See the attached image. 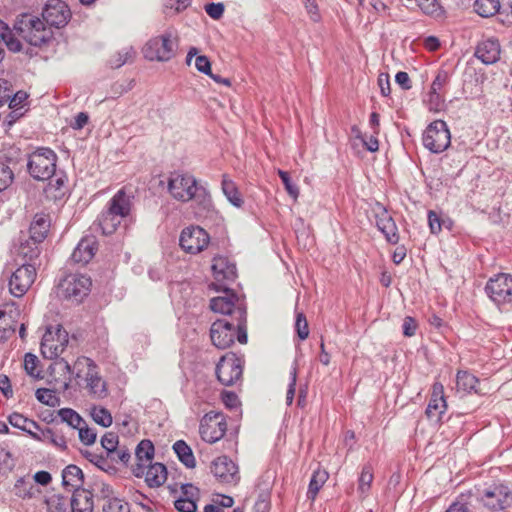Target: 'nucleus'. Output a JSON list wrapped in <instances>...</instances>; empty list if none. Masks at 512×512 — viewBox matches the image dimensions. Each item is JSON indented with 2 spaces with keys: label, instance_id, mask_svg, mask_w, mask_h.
I'll use <instances>...</instances> for the list:
<instances>
[{
  "label": "nucleus",
  "instance_id": "nucleus-39",
  "mask_svg": "<svg viewBox=\"0 0 512 512\" xmlns=\"http://www.w3.org/2000/svg\"><path fill=\"white\" fill-rule=\"evenodd\" d=\"M474 8L480 16L490 17L498 12L500 3L499 0H476Z\"/></svg>",
  "mask_w": 512,
  "mask_h": 512
},
{
  "label": "nucleus",
  "instance_id": "nucleus-31",
  "mask_svg": "<svg viewBox=\"0 0 512 512\" xmlns=\"http://www.w3.org/2000/svg\"><path fill=\"white\" fill-rule=\"evenodd\" d=\"M85 381L89 393L97 398H104L107 396V389L105 381L98 375V371L95 370L89 374Z\"/></svg>",
  "mask_w": 512,
  "mask_h": 512
},
{
  "label": "nucleus",
  "instance_id": "nucleus-8",
  "mask_svg": "<svg viewBox=\"0 0 512 512\" xmlns=\"http://www.w3.org/2000/svg\"><path fill=\"white\" fill-rule=\"evenodd\" d=\"M227 423L221 412L210 411L200 421L199 433L207 443L219 441L226 433Z\"/></svg>",
  "mask_w": 512,
  "mask_h": 512
},
{
  "label": "nucleus",
  "instance_id": "nucleus-48",
  "mask_svg": "<svg viewBox=\"0 0 512 512\" xmlns=\"http://www.w3.org/2000/svg\"><path fill=\"white\" fill-rule=\"evenodd\" d=\"M135 54L133 48H124L110 60L111 67L120 68Z\"/></svg>",
  "mask_w": 512,
  "mask_h": 512
},
{
  "label": "nucleus",
  "instance_id": "nucleus-20",
  "mask_svg": "<svg viewBox=\"0 0 512 512\" xmlns=\"http://www.w3.org/2000/svg\"><path fill=\"white\" fill-rule=\"evenodd\" d=\"M446 409L447 404L444 397V387L441 383L436 382L433 384L432 395L425 413L431 421L438 423L441 421L442 415L445 413Z\"/></svg>",
  "mask_w": 512,
  "mask_h": 512
},
{
  "label": "nucleus",
  "instance_id": "nucleus-14",
  "mask_svg": "<svg viewBox=\"0 0 512 512\" xmlns=\"http://www.w3.org/2000/svg\"><path fill=\"white\" fill-rule=\"evenodd\" d=\"M36 263H22L9 279V291L15 297L23 296L36 278Z\"/></svg>",
  "mask_w": 512,
  "mask_h": 512
},
{
  "label": "nucleus",
  "instance_id": "nucleus-15",
  "mask_svg": "<svg viewBox=\"0 0 512 512\" xmlns=\"http://www.w3.org/2000/svg\"><path fill=\"white\" fill-rule=\"evenodd\" d=\"M209 240V235L203 228L189 226L182 230L179 244L185 252L197 254L207 247Z\"/></svg>",
  "mask_w": 512,
  "mask_h": 512
},
{
  "label": "nucleus",
  "instance_id": "nucleus-49",
  "mask_svg": "<svg viewBox=\"0 0 512 512\" xmlns=\"http://www.w3.org/2000/svg\"><path fill=\"white\" fill-rule=\"evenodd\" d=\"M374 211L376 217V225L378 229H381V227H384V225H387L394 221L392 216L386 210V208L380 203L376 204V208L374 209Z\"/></svg>",
  "mask_w": 512,
  "mask_h": 512
},
{
  "label": "nucleus",
  "instance_id": "nucleus-47",
  "mask_svg": "<svg viewBox=\"0 0 512 512\" xmlns=\"http://www.w3.org/2000/svg\"><path fill=\"white\" fill-rule=\"evenodd\" d=\"M78 436L80 441L87 446L95 443L97 433L93 428H90L86 422L78 429Z\"/></svg>",
  "mask_w": 512,
  "mask_h": 512
},
{
  "label": "nucleus",
  "instance_id": "nucleus-38",
  "mask_svg": "<svg viewBox=\"0 0 512 512\" xmlns=\"http://www.w3.org/2000/svg\"><path fill=\"white\" fill-rule=\"evenodd\" d=\"M58 416L62 422L67 423L70 427L77 430L85 423V420L71 408L60 409L58 411Z\"/></svg>",
  "mask_w": 512,
  "mask_h": 512
},
{
  "label": "nucleus",
  "instance_id": "nucleus-26",
  "mask_svg": "<svg viewBox=\"0 0 512 512\" xmlns=\"http://www.w3.org/2000/svg\"><path fill=\"white\" fill-rule=\"evenodd\" d=\"M145 481L149 487H159L167 479V469L162 463L148 464L144 471Z\"/></svg>",
  "mask_w": 512,
  "mask_h": 512
},
{
  "label": "nucleus",
  "instance_id": "nucleus-58",
  "mask_svg": "<svg viewBox=\"0 0 512 512\" xmlns=\"http://www.w3.org/2000/svg\"><path fill=\"white\" fill-rule=\"evenodd\" d=\"M49 180H50V182L48 184L49 188L50 189L53 188L56 191H60L64 187V185L67 181V177L64 172H62V171L57 172L55 170V174Z\"/></svg>",
  "mask_w": 512,
  "mask_h": 512
},
{
  "label": "nucleus",
  "instance_id": "nucleus-2",
  "mask_svg": "<svg viewBox=\"0 0 512 512\" xmlns=\"http://www.w3.org/2000/svg\"><path fill=\"white\" fill-rule=\"evenodd\" d=\"M216 291H223V296L210 300V308L216 313L229 316V320L236 322L238 326V342L246 344L247 337V311L244 300L240 299L233 290L226 285L214 287Z\"/></svg>",
  "mask_w": 512,
  "mask_h": 512
},
{
  "label": "nucleus",
  "instance_id": "nucleus-57",
  "mask_svg": "<svg viewBox=\"0 0 512 512\" xmlns=\"http://www.w3.org/2000/svg\"><path fill=\"white\" fill-rule=\"evenodd\" d=\"M175 508L179 512H195L197 509V505L195 500L188 498H178L175 501Z\"/></svg>",
  "mask_w": 512,
  "mask_h": 512
},
{
  "label": "nucleus",
  "instance_id": "nucleus-50",
  "mask_svg": "<svg viewBox=\"0 0 512 512\" xmlns=\"http://www.w3.org/2000/svg\"><path fill=\"white\" fill-rule=\"evenodd\" d=\"M295 330L301 340H305L309 335L307 319L302 312L296 314Z\"/></svg>",
  "mask_w": 512,
  "mask_h": 512
},
{
  "label": "nucleus",
  "instance_id": "nucleus-45",
  "mask_svg": "<svg viewBox=\"0 0 512 512\" xmlns=\"http://www.w3.org/2000/svg\"><path fill=\"white\" fill-rule=\"evenodd\" d=\"M103 512H130V507L119 498H111L103 505Z\"/></svg>",
  "mask_w": 512,
  "mask_h": 512
},
{
  "label": "nucleus",
  "instance_id": "nucleus-4",
  "mask_svg": "<svg viewBox=\"0 0 512 512\" xmlns=\"http://www.w3.org/2000/svg\"><path fill=\"white\" fill-rule=\"evenodd\" d=\"M14 30L22 39L33 46H41L53 36L51 27L44 20L32 14L20 15L14 24Z\"/></svg>",
  "mask_w": 512,
  "mask_h": 512
},
{
  "label": "nucleus",
  "instance_id": "nucleus-25",
  "mask_svg": "<svg viewBox=\"0 0 512 512\" xmlns=\"http://www.w3.org/2000/svg\"><path fill=\"white\" fill-rule=\"evenodd\" d=\"M50 227V217L45 213H37L34 216L29 228V237L36 241H41L46 238Z\"/></svg>",
  "mask_w": 512,
  "mask_h": 512
},
{
  "label": "nucleus",
  "instance_id": "nucleus-64",
  "mask_svg": "<svg viewBox=\"0 0 512 512\" xmlns=\"http://www.w3.org/2000/svg\"><path fill=\"white\" fill-rule=\"evenodd\" d=\"M222 401L225 404V406L229 409L237 408L239 405V399L234 392H223Z\"/></svg>",
  "mask_w": 512,
  "mask_h": 512
},
{
  "label": "nucleus",
  "instance_id": "nucleus-27",
  "mask_svg": "<svg viewBox=\"0 0 512 512\" xmlns=\"http://www.w3.org/2000/svg\"><path fill=\"white\" fill-rule=\"evenodd\" d=\"M95 241L82 239L74 249L71 259L75 263L87 264L95 255Z\"/></svg>",
  "mask_w": 512,
  "mask_h": 512
},
{
  "label": "nucleus",
  "instance_id": "nucleus-56",
  "mask_svg": "<svg viewBox=\"0 0 512 512\" xmlns=\"http://www.w3.org/2000/svg\"><path fill=\"white\" fill-rule=\"evenodd\" d=\"M225 6L223 3H208L205 5V12L214 20L220 19L224 14Z\"/></svg>",
  "mask_w": 512,
  "mask_h": 512
},
{
  "label": "nucleus",
  "instance_id": "nucleus-36",
  "mask_svg": "<svg viewBox=\"0 0 512 512\" xmlns=\"http://www.w3.org/2000/svg\"><path fill=\"white\" fill-rule=\"evenodd\" d=\"M327 479L328 473L325 470L314 471L308 487V498L314 500L323 484L327 481Z\"/></svg>",
  "mask_w": 512,
  "mask_h": 512
},
{
  "label": "nucleus",
  "instance_id": "nucleus-61",
  "mask_svg": "<svg viewBox=\"0 0 512 512\" xmlns=\"http://www.w3.org/2000/svg\"><path fill=\"white\" fill-rule=\"evenodd\" d=\"M403 334L406 337H412L415 335L417 330V322L413 317L406 316L403 321Z\"/></svg>",
  "mask_w": 512,
  "mask_h": 512
},
{
  "label": "nucleus",
  "instance_id": "nucleus-21",
  "mask_svg": "<svg viewBox=\"0 0 512 512\" xmlns=\"http://www.w3.org/2000/svg\"><path fill=\"white\" fill-rule=\"evenodd\" d=\"M154 445L148 440H142L136 447L135 455L137 459V464L133 467V474L141 478L144 476V471L147 468V465L151 463L154 457Z\"/></svg>",
  "mask_w": 512,
  "mask_h": 512
},
{
  "label": "nucleus",
  "instance_id": "nucleus-63",
  "mask_svg": "<svg viewBox=\"0 0 512 512\" xmlns=\"http://www.w3.org/2000/svg\"><path fill=\"white\" fill-rule=\"evenodd\" d=\"M27 97H28V95H27L26 92L18 91L13 96L11 95L10 99L8 100L9 101V107L10 108L22 107V109H23L24 108V102L27 100Z\"/></svg>",
  "mask_w": 512,
  "mask_h": 512
},
{
  "label": "nucleus",
  "instance_id": "nucleus-22",
  "mask_svg": "<svg viewBox=\"0 0 512 512\" xmlns=\"http://www.w3.org/2000/svg\"><path fill=\"white\" fill-rule=\"evenodd\" d=\"M501 47L496 38L481 41L475 51V56L484 64H494L500 58Z\"/></svg>",
  "mask_w": 512,
  "mask_h": 512
},
{
  "label": "nucleus",
  "instance_id": "nucleus-41",
  "mask_svg": "<svg viewBox=\"0 0 512 512\" xmlns=\"http://www.w3.org/2000/svg\"><path fill=\"white\" fill-rule=\"evenodd\" d=\"M424 103L432 112H439L444 107V97L439 92L429 91L427 97L424 99Z\"/></svg>",
  "mask_w": 512,
  "mask_h": 512
},
{
  "label": "nucleus",
  "instance_id": "nucleus-29",
  "mask_svg": "<svg viewBox=\"0 0 512 512\" xmlns=\"http://www.w3.org/2000/svg\"><path fill=\"white\" fill-rule=\"evenodd\" d=\"M374 479L373 468L370 464H366L362 467L361 473L358 478L357 492L361 499L368 497L371 489V485Z\"/></svg>",
  "mask_w": 512,
  "mask_h": 512
},
{
  "label": "nucleus",
  "instance_id": "nucleus-34",
  "mask_svg": "<svg viewBox=\"0 0 512 512\" xmlns=\"http://www.w3.org/2000/svg\"><path fill=\"white\" fill-rule=\"evenodd\" d=\"M222 191L228 201L234 205L235 207H241L243 204V199L235 185V183L228 179L225 175L222 179Z\"/></svg>",
  "mask_w": 512,
  "mask_h": 512
},
{
  "label": "nucleus",
  "instance_id": "nucleus-53",
  "mask_svg": "<svg viewBox=\"0 0 512 512\" xmlns=\"http://www.w3.org/2000/svg\"><path fill=\"white\" fill-rule=\"evenodd\" d=\"M383 235L385 236L386 240L391 244H396L399 241V235H398V229L394 221L391 223L384 225V227H381L379 229Z\"/></svg>",
  "mask_w": 512,
  "mask_h": 512
},
{
  "label": "nucleus",
  "instance_id": "nucleus-18",
  "mask_svg": "<svg viewBox=\"0 0 512 512\" xmlns=\"http://www.w3.org/2000/svg\"><path fill=\"white\" fill-rule=\"evenodd\" d=\"M211 472L222 483L236 484L240 480L238 466L227 456L216 458L212 462Z\"/></svg>",
  "mask_w": 512,
  "mask_h": 512
},
{
  "label": "nucleus",
  "instance_id": "nucleus-43",
  "mask_svg": "<svg viewBox=\"0 0 512 512\" xmlns=\"http://www.w3.org/2000/svg\"><path fill=\"white\" fill-rule=\"evenodd\" d=\"M35 396L39 402L48 406H55L58 402L55 392L51 389L39 388L36 390Z\"/></svg>",
  "mask_w": 512,
  "mask_h": 512
},
{
  "label": "nucleus",
  "instance_id": "nucleus-55",
  "mask_svg": "<svg viewBox=\"0 0 512 512\" xmlns=\"http://www.w3.org/2000/svg\"><path fill=\"white\" fill-rule=\"evenodd\" d=\"M449 81V74L445 70H439L435 79L433 80L430 90L434 92L441 93V90L443 87L448 83Z\"/></svg>",
  "mask_w": 512,
  "mask_h": 512
},
{
  "label": "nucleus",
  "instance_id": "nucleus-16",
  "mask_svg": "<svg viewBox=\"0 0 512 512\" xmlns=\"http://www.w3.org/2000/svg\"><path fill=\"white\" fill-rule=\"evenodd\" d=\"M60 286L65 298L80 303L90 291L91 279L82 274H70Z\"/></svg>",
  "mask_w": 512,
  "mask_h": 512
},
{
  "label": "nucleus",
  "instance_id": "nucleus-7",
  "mask_svg": "<svg viewBox=\"0 0 512 512\" xmlns=\"http://www.w3.org/2000/svg\"><path fill=\"white\" fill-rule=\"evenodd\" d=\"M68 342V333L60 325L55 330L49 327L42 337L41 354L46 359H56L63 353Z\"/></svg>",
  "mask_w": 512,
  "mask_h": 512
},
{
  "label": "nucleus",
  "instance_id": "nucleus-59",
  "mask_svg": "<svg viewBox=\"0 0 512 512\" xmlns=\"http://www.w3.org/2000/svg\"><path fill=\"white\" fill-rule=\"evenodd\" d=\"M428 224L432 234H438L442 229V220L433 210L428 212Z\"/></svg>",
  "mask_w": 512,
  "mask_h": 512
},
{
  "label": "nucleus",
  "instance_id": "nucleus-32",
  "mask_svg": "<svg viewBox=\"0 0 512 512\" xmlns=\"http://www.w3.org/2000/svg\"><path fill=\"white\" fill-rule=\"evenodd\" d=\"M173 450L179 460L187 467L194 468L196 465L195 457L191 448L183 440H178L173 445Z\"/></svg>",
  "mask_w": 512,
  "mask_h": 512
},
{
  "label": "nucleus",
  "instance_id": "nucleus-51",
  "mask_svg": "<svg viewBox=\"0 0 512 512\" xmlns=\"http://www.w3.org/2000/svg\"><path fill=\"white\" fill-rule=\"evenodd\" d=\"M14 179V174L10 167L4 162H0V192L7 188Z\"/></svg>",
  "mask_w": 512,
  "mask_h": 512
},
{
  "label": "nucleus",
  "instance_id": "nucleus-60",
  "mask_svg": "<svg viewBox=\"0 0 512 512\" xmlns=\"http://www.w3.org/2000/svg\"><path fill=\"white\" fill-rule=\"evenodd\" d=\"M95 490L98 492L100 497H102L103 499H107V501L110 500L111 498H115L113 496L114 492L112 487L102 481H98L95 483Z\"/></svg>",
  "mask_w": 512,
  "mask_h": 512
},
{
  "label": "nucleus",
  "instance_id": "nucleus-42",
  "mask_svg": "<svg viewBox=\"0 0 512 512\" xmlns=\"http://www.w3.org/2000/svg\"><path fill=\"white\" fill-rule=\"evenodd\" d=\"M39 441H48L55 445L56 447L61 448L62 450H65L67 448V443L64 436L56 435L53 432V430L49 428L46 430H41V436Z\"/></svg>",
  "mask_w": 512,
  "mask_h": 512
},
{
  "label": "nucleus",
  "instance_id": "nucleus-5",
  "mask_svg": "<svg viewBox=\"0 0 512 512\" xmlns=\"http://www.w3.org/2000/svg\"><path fill=\"white\" fill-rule=\"evenodd\" d=\"M57 154L50 148H38L28 156L27 170L37 181H46L55 174Z\"/></svg>",
  "mask_w": 512,
  "mask_h": 512
},
{
  "label": "nucleus",
  "instance_id": "nucleus-40",
  "mask_svg": "<svg viewBox=\"0 0 512 512\" xmlns=\"http://www.w3.org/2000/svg\"><path fill=\"white\" fill-rule=\"evenodd\" d=\"M118 435L114 432H107L101 438V446L107 453V458L116 460L115 450L118 448Z\"/></svg>",
  "mask_w": 512,
  "mask_h": 512
},
{
  "label": "nucleus",
  "instance_id": "nucleus-33",
  "mask_svg": "<svg viewBox=\"0 0 512 512\" xmlns=\"http://www.w3.org/2000/svg\"><path fill=\"white\" fill-rule=\"evenodd\" d=\"M97 370V366L93 360L88 357L81 356L76 359L73 364V374L76 378L86 379L90 374Z\"/></svg>",
  "mask_w": 512,
  "mask_h": 512
},
{
  "label": "nucleus",
  "instance_id": "nucleus-37",
  "mask_svg": "<svg viewBox=\"0 0 512 512\" xmlns=\"http://www.w3.org/2000/svg\"><path fill=\"white\" fill-rule=\"evenodd\" d=\"M90 416L98 425L108 428L113 423V418L108 409L101 406H93L90 409Z\"/></svg>",
  "mask_w": 512,
  "mask_h": 512
},
{
  "label": "nucleus",
  "instance_id": "nucleus-23",
  "mask_svg": "<svg viewBox=\"0 0 512 512\" xmlns=\"http://www.w3.org/2000/svg\"><path fill=\"white\" fill-rule=\"evenodd\" d=\"M71 512H93V493L87 489H76L70 499Z\"/></svg>",
  "mask_w": 512,
  "mask_h": 512
},
{
  "label": "nucleus",
  "instance_id": "nucleus-62",
  "mask_svg": "<svg viewBox=\"0 0 512 512\" xmlns=\"http://www.w3.org/2000/svg\"><path fill=\"white\" fill-rule=\"evenodd\" d=\"M195 66H196V69L201 72V73H204L206 75H211V63L208 59V57L204 56V55H200L196 58L195 60Z\"/></svg>",
  "mask_w": 512,
  "mask_h": 512
},
{
  "label": "nucleus",
  "instance_id": "nucleus-54",
  "mask_svg": "<svg viewBox=\"0 0 512 512\" xmlns=\"http://www.w3.org/2000/svg\"><path fill=\"white\" fill-rule=\"evenodd\" d=\"M297 381V366L294 364L290 371V382L286 393V404L289 406L293 403L295 395V387Z\"/></svg>",
  "mask_w": 512,
  "mask_h": 512
},
{
  "label": "nucleus",
  "instance_id": "nucleus-10",
  "mask_svg": "<svg viewBox=\"0 0 512 512\" xmlns=\"http://www.w3.org/2000/svg\"><path fill=\"white\" fill-rule=\"evenodd\" d=\"M210 338L215 347L226 349L230 347L235 339L238 340V326L233 320L218 319L210 328Z\"/></svg>",
  "mask_w": 512,
  "mask_h": 512
},
{
  "label": "nucleus",
  "instance_id": "nucleus-44",
  "mask_svg": "<svg viewBox=\"0 0 512 512\" xmlns=\"http://www.w3.org/2000/svg\"><path fill=\"white\" fill-rule=\"evenodd\" d=\"M38 363H39V360H38L37 356H35L32 353H27L24 358V368H25V371L27 372V374H29L30 376H32L34 378H41L42 377L40 375L41 372L39 370H37Z\"/></svg>",
  "mask_w": 512,
  "mask_h": 512
},
{
  "label": "nucleus",
  "instance_id": "nucleus-35",
  "mask_svg": "<svg viewBox=\"0 0 512 512\" xmlns=\"http://www.w3.org/2000/svg\"><path fill=\"white\" fill-rule=\"evenodd\" d=\"M46 512H69L70 502L67 497L53 494L45 499Z\"/></svg>",
  "mask_w": 512,
  "mask_h": 512
},
{
  "label": "nucleus",
  "instance_id": "nucleus-1",
  "mask_svg": "<svg viewBox=\"0 0 512 512\" xmlns=\"http://www.w3.org/2000/svg\"><path fill=\"white\" fill-rule=\"evenodd\" d=\"M168 191L170 195L181 202L194 200L202 212L209 211L212 206L209 191L198 183L196 178L188 173L174 171L168 179Z\"/></svg>",
  "mask_w": 512,
  "mask_h": 512
},
{
  "label": "nucleus",
  "instance_id": "nucleus-24",
  "mask_svg": "<svg viewBox=\"0 0 512 512\" xmlns=\"http://www.w3.org/2000/svg\"><path fill=\"white\" fill-rule=\"evenodd\" d=\"M84 474L82 470L73 464H70L62 471V485L68 491H76V489H83Z\"/></svg>",
  "mask_w": 512,
  "mask_h": 512
},
{
  "label": "nucleus",
  "instance_id": "nucleus-52",
  "mask_svg": "<svg viewBox=\"0 0 512 512\" xmlns=\"http://www.w3.org/2000/svg\"><path fill=\"white\" fill-rule=\"evenodd\" d=\"M8 421L13 427L18 428L22 431L25 430L27 425L34 426V424L32 423V419H29L17 412H14L11 415H9Z\"/></svg>",
  "mask_w": 512,
  "mask_h": 512
},
{
  "label": "nucleus",
  "instance_id": "nucleus-30",
  "mask_svg": "<svg viewBox=\"0 0 512 512\" xmlns=\"http://www.w3.org/2000/svg\"><path fill=\"white\" fill-rule=\"evenodd\" d=\"M479 380L476 376L469 373L468 371H458L456 375V388L458 392L463 393H471L475 392L476 385L478 384Z\"/></svg>",
  "mask_w": 512,
  "mask_h": 512
},
{
  "label": "nucleus",
  "instance_id": "nucleus-19",
  "mask_svg": "<svg viewBox=\"0 0 512 512\" xmlns=\"http://www.w3.org/2000/svg\"><path fill=\"white\" fill-rule=\"evenodd\" d=\"M211 268L216 281L212 284L213 287H219V285L227 286L236 279V266L227 257L215 256Z\"/></svg>",
  "mask_w": 512,
  "mask_h": 512
},
{
  "label": "nucleus",
  "instance_id": "nucleus-11",
  "mask_svg": "<svg viewBox=\"0 0 512 512\" xmlns=\"http://www.w3.org/2000/svg\"><path fill=\"white\" fill-rule=\"evenodd\" d=\"M215 372L221 384L232 386L242 377V361L233 353L226 354L219 360Z\"/></svg>",
  "mask_w": 512,
  "mask_h": 512
},
{
  "label": "nucleus",
  "instance_id": "nucleus-13",
  "mask_svg": "<svg viewBox=\"0 0 512 512\" xmlns=\"http://www.w3.org/2000/svg\"><path fill=\"white\" fill-rule=\"evenodd\" d=\"M485 291L497 305L512 303V277L509 274L500 273L490 278Z\"/></svg>",
  "mask_w": 512,
  "mask_h": 512
},
{
  "label": "nucleus",
  "instance_id": "nucleus-46",
  "mask_svg": "<svg viewBox=\"0 0 512 512\" xmlns=\"http://www.w3.org/2000/svg\"><path fill=\"white\" fill-rule=\"evenodd\" d=\"M278 175H279L280 179L282 180L285 190L287 191L289 196H291L294 200H297V198L299 196V188L296 184H294L291 181V178H290L288 172L283 171V170H278Z\"/></svg>",
  "mask_w": 512,
  "mask_h": 512
},
{
  "label": "nucleus",
  "instance_id": "nucleus-6",
  "mask_svg": "<svg viewBox=\"0 0 512 512\" xmlns=\"http://www.w3.org/2000/svg\"><path fill=\"white\" fill-rule=\"evenodd\" d=\"M423 145L430 152L439 154L445 151L451 143L448 125L443 120H435L425 129L422 137Z\"/></svg>",
  "mask_w": 512,
  "mask_h": 512
},
{
  "label": "nucleus",
  "instance_id": "nucleus-28",
  "mask_svg": "<svg viewBox=\"0 0 512 512\" xmlns=\"http://www.w3.org/2000/svg\"><path fill=\"white\" fill-rule=\"evenodd\" d=\"M41 243V241H36L30 237L20 242V245L17 249V255L22 257L24 260L23 263H35L38 256L40 255Z\"/></svg>",
  "mask_w": 512,
  "mask_h": 512
},
{
  "label": "nucleus",
  "instance_id": "nucleus-12",
  "mask_svg": "<svg viewBox=\"0 0 512 512\" xmlns=\"http://www.w3.org/2000/svg\"><path fill=\"white\" fill-rule=\"evenodd\" d=\"M479 501L491 511H501L512 504V493L503 484L493 485L483 490Z\"/></svg>",
  "mask_w": 512,
  "mask_h": 512
},
{
  "label": "nucleus",
  "instance_id": "nucleus-9",
  "mask_svg": "<svg viewBox=\"0 0 512 512\" xmlns=\"http://www.w3.org/2000/svg\"><path fill=\"white\" fill-rule=\"evenodd\" d=\"M171 37V33H165L150 39L143 49L145 58L150 61L156 60L161 62L173 58L175 55V44Z\"/></svg>",
  "mask_w": 512,
  "mask_h": 512
},
{
  "label": "nucleus",
  "instance_id": "nucleus-17",
  "mask_svg": "<svg viewBox=\"0 0 512 512\" xmlns=\"http://www.w3.org/2000/svg\"><path fill=\"white\" fill-rule=\"evenodd\" d=\"M42 17L45 23L55 28L64 27L71 18L68 5L62 0H48L43 8Z\"/></svg>",
  "mask_w": 512,
  "mask_h": 512
},
{
  "label": "nucleus",
  "instance_id": "nucleus-3",
  "mask_svg": "<svg viewBox=\"0 0 512 512\" xmlns=\"http://www.w3.org/2000/svg\"><path fill=\"white\" fill-rule=\"evenodd\" d=\"M131 201L123 190H119L109 201L108 207L98 217V226L104 235H111L121 220L130 214Z\"/></svg>",
  "mask_w": 512,
  "mask_h": 512
}]
</instances>
